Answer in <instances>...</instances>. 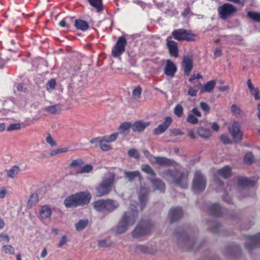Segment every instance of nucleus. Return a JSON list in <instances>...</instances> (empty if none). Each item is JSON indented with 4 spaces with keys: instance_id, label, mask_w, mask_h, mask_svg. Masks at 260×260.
I'll list each match as a JSON object with an SVG mask.
<instances>
[{
    "instance_id": "f257e3e1",
    "label": "nucleus",
    "mask_w": 260,
    "mask_h": 260,
    "mask_svg": "<svg viewBox=\"0 0 260 260\" xmlns=\"http://www.w3.org/2000/svg\"><path fill=\"white\" fill-rule=\"evenodd\" d=\"M149 188L141 184L140 191L139 193V204L131 201L129 207L125 212L118 223L116 229L117 233L122 234L125 232L129 226L133 225L138 218V212L142 211L146 206L147 197L146 195L149 191Z\"/></svg>"
},
{
    "instance_id": "f03ea898",
    "label": "nucleus",
    "mask_w": 260,
    "mask_h": 260,
    "mask_svg": "<svg viewBox=\"0 0 260 260\" xmlns=\"http://www.w3.org/2000/svg\"><path fill=\"white\" fill-rule=\"evenodd\" d=\"M164 177L181 188H185L187 187L188 174L187 173L177 170H168L164 173Z\"/></svg>"
},
{
    "instance_id": "7ed1b4c3",
    "label": "nucleus",
    "mask_w": 260,
    "mask_h": 260,
    "mask_svg": "<svg viewBox=\"0 0 260 260\" xmlns=\"http://www.w3.org/2000/svg\"><path fill=\"white\" fill-rule=\"evenodd\" d=\"M91 196L87 192H80L67 197L64 201L66 207L70 208L88 204Z\"/></svg>"
},
{
    "instance_id": "20e7f679",
    "label": "nucleus",
    "mask_w": 260,
    "mask_h": 260,
    "mask_svg": "<svg viewBox=\"0 0 260 260\" xmlns=\"http://www.w3.org/2000/svg\"><path fill=\"white\" fill-rule=\"evenodd\" d=\"M115 176L111 172L106 173L103 178L101 183L96 188V193L99 197L108 194L112 190L114 182Z\"/></svg>"
},
{
    "instance_id": "39448f33",
    "label": "nucleus",
    "mask_w": 260,
    "mask_h": 260,
    "mask_svg": "<svg viewBox=\"0 0 260 260\" xmlns=\"http://www.w3.org/2000/svg\"><path fill=\"white\" fill-rule=\"evenodd\" d=\"M119 206L117 201L112 199L99 200L93 203L94 209L102 212L110 213L118 208Z\"/></svg>"
},
{
    "instance_id": "423d86ee",
    "label": "nucleus",
    "mask_w": 260,
    "mask_h": 260,
    "mask_svg": "<svg viewBox=\"0 0 260 260\" xmlns=\"http://www.w3.org/2000/svg\"><path fill=\"white\" fill-rule=\"evenodd\" d=\"M152 229V225L148 222L139 223L132 232V236L140 238L148 234Z\"/></svg>"
},
{
    "instance_id": "0eeeda50",
    "label": "nucleus",
    "mask_w": 260,
    "mask_h": 260,
    "mask_svg": "<svg viewBox=\"0 0 260 260\" xmlns=\"http://www.w3.org/2000/svg\"><path fill=\"white\" fill-rule=\"evenodd\" d=\"M217 11L220 18L225 20L236 13L237 8L232 4L225 3L218 7Z\"/></svg>"
},
{
    "instance_id": "6e6552de",
    "label": "nucleus",
    "mask_w": 260,
    "mask_h": 260,
    "mask_svg": "<svg viewBox=\"0 0 260 260\" xmlns=\"http://www.w3.org/2000/svg\"><path fill=\"white\" fill-rule=\"evenodd\" d=\"M206 186V179L202 174L199 172L195 173L192 182V189L196 192L203 191Z\"/></svg>"
},
{
    "instance_id": "1a4fd4ad",
    "label": "nucleus",
    "mask_w": 260,
    "mask_h": 260,
    "mask_svg": "<svg viewBox=\"0 0 260 260\" xmlns=\"http://www.w3.org/2000/svg\"><path fill=\"white\" fill-rule=\"evenodd\" d=\"M173 37L177 41H192L196 35L184 29H177L172 33Z\"/></svg>"
},
{
    "instance_id": "9d476101",
    "label": "nucleus",
    "mask_w": 260,
    "mask_h": 260,
    "mask_svg": "<svg viewBox=\"0 0 260 260\" xmlns=\"http://www.w3.org/2000/svg\"><path fill=\"white\" fill-rule=\"evenodd\" d=\"M126 44L127 41L124 36L119 37L112 50V53L113 57H118L121 55L125 51Z\"/></svg>"
},
{
    "instance_id": "9b49d317",
    "label": "nucleus",
    "mask_w": 260,
    "mask_h": 260,
    "mask_svg": "<svg viewBox=\"0 0 260 260\" xmlns=\"http://www.w3.org/2000/svg\"><path fill=\"white\" fill-rule=\"evenodd\" d=\"M231 174V168L229 166H225L224 167L219 169L217 172L216 174L214 175L213 180L214 183L217 186H221L223 183L218 179V176H221L223 178H226Z\"/></svg>"
},
{
    "instance_id": "f8f14e48",
    "label": "nucleus",
    "mask_w": 260,
    "mask_h": 260,
    "mask_svg": "<svg viewBox=\"0 0 260 260\" xmlns=\"http://www.w3.org/2000/svg\"><path fill=\"white\" fill-rule=\"evenodd\" d=\"M229 131L234 141L240 142L241 140L243 134L240 130V125L238 122H233L231 127L229 128Z\"/></svg>"
},
{
    "instance_id": "ddd939ff",
    "label": "nucleus",
    "mask_w": 260,
    "mask_h": 260,
    "mask_svg": "<svg viewBox=\"0 0 260 260\" xmlns=\"http://www.w3.org/2000/svg\"><path fill=\"white\" fill-rule=\"evenodd\" d=\"M52 214V210L50 207L48 205H45L42 206L39 212V218L41 220L44 221L46 220L49 219Z\"/></svg>"
},
{
    "instance_id": "4468645a",
    "label": "nucleus",
    "mask_w": 260,
    "mask_h": 260,
    "mask_svg": "<svg viewBox=\"0 0 260 260\" xmlns=\"http://www.w3.org/2000/svg\"><path fill=\"white\" fill-rule=\"evenodd\" d=\"M172 122V119L171 117H167L165 118V122L159 124L157 127L154 129L153 134L156 135H158L164 133L166 129L171 125Z\"/></svg>"
},
{
    "instance_id": "2eb2a0df",
    "label": "nucleus",
    "mask_w": 260,
    "mask_h": 260,
    "mask_svg": "<svg viewBox=\"0 0 260 260\" xmlns=\"http://www.w3.org/2000/svg\"><path fill=\"white\" fill-rule=\"evenodd\" d=\"M176 71L177 67L175 64L171 60L167 59L164 68L165 75L171 77H173Z\"/></svg>"
},
{
    "instance_id": "dca6fc26",
    "label": "nucleus",
    "mask_w": 260,
    "mask_h": 260,
    "mask_svg": "<svg viewBox=\"0 0 260 260\" xmlns=\"http://www.w3.org/2000/svg\"><path fill=\"white\" fill-rule=\"evenodd\" d=\"M182 67L184 74L188 76L193 68L192 59L188 56H184L182 62Z\"/></svg>"
},
{
    "instance_id": "f3484780",
    "label": "nucleus",
    "mask_w": 260,
    "mask_h": 260,
    "mask_svg": "<svg viewBox=\"0 0 260 260\" xmlns=\"http://www.w3.org/2000/svg\"><path fill=\"white\" fill-rule=\"evenodd\" d=\"M183 215V212L180 207H175L171 209L169 216L171 221H174L181 218Z\"/></svg>"
},
{
    "instance_id": "a211bd4d",
    "label": "nucleus",
    "mask_w": 260,
    "mask_h": 260,
    "mask_svg": "<svg viewBox=\"0 0 260 260\" xmlns=\"http://www.w3.org/2000/svg\"><path fill=\"white\" fill-rule=\"evenodd\" d=\"M258 244H260V233L247 237V243L246 244L247 248H251Z\"/></svg>"
},
{
    "instance_id": "6ab92c4d",
    "label": "nucleus",
    "mask_w": 260,
    "mask_h": 260,
    "mask_svg": "<svg viewBox=\"0 0 260 260\" xmlns=\"http://www.w3.org/2000/svg\"><path fill=\"white\" fill-rule=\"evenodd\" d=\"M150 125L148 122H143L142 121H137L132 124V129L134 132H143L146 127Z\"/></svg>"
},
{
    "instance_id": "aec40b11",
    "label": "nucleus",
    "mask_w": 260,
    "mask_h": 260,
    "mask_svg": "<svg viewBox=\"0 0 260 260\" xmlns=\"http://www.w3.org/2000/svg\"><path fill=\"white\" fill-rule=\"evenodd\" d=\"M167 44L171 55L174 57H177L178 47L177 43L174 41L170 40L169 38H168L167 39Z\"/></svg>"
},
{
    "instance_id": "412c9836",
    "label": "nucleus",
    "mask_w": 260,
    "mask_h": 260,
    "mask_svg": "<svg viewBox=\"0 0 260 260\" xmlns=\"http://www.w3.org/2000/svg\"><path fill=\"white\" fill-rule=\"evenodd\" d=\"M152 161L161 166L173 165L175 162L172 159H167L164 157H153Z\"/></svg>"
},
{
    "instance_id": "4be33fe9",
    "label": "nucleus",
    "mask_w": 260,
    "mask_h": 260,
    "mask_svg": "<svg viewBox=\"0 0 260 260\" xmlns=\"http://www.w3.org/2000/svg\"><path fill=\"white\" fill-rule=\"evenodd\" d=\"M247 86L250 93L254 96L255 100H260V91L258 88L253 86L250 79H248L247 81Z\"/></svg>"
},
{
    "instance_id": "5701e85b",
    "label": "nucleus",
    "mask_w": 260,
    "mask_h": 260,
    "mask_svg": "<svg viewBox=\"0 0 260 260\" xmlns=\"http://www.w3.org/2000/svg\"><path fill=\"white\" fill-rule=\"evenodd\" d=\"M153 187V189L158 190L160 192H164L165 189V184L160 180L157 179H150Z\"/></svg>"
},
{
    "instance_id": "b1692460",
    "label": "nucleus",
    "mask_w": 260,
    "mask_h": 260,
    "mask_svg": "<svg viewBox=\"0 0 260 260\" xmlns=\"http://www.w3.org/2000/svg\"><path fill=\"white\" fill-rule=\"evenodd\" d=\"M216 81L215 80L209 81L201 87L200 91L202 93L211 92L214 89Z\"/></svg>"
},
{
    "instance_id": "393cba45",
    "label": "nucleus",
    "mask_w": 260,
    "mask_h": 260,
    "mask_svg": "<svg viewBox=\"0 0 260 260\" xmlns=\"http://www.w3.org/2000/svg\"><path fill=\"white\" fill-rule=\"evenodd\" d=\"M124 175L125 177L127 178L129 181L138 180L139 182H141L142 179L139 171L125 172Z\"/></svg>"
},
{
    "instance_id": "a878e982",
    "label": "nucleus",
    "mask_w": 260,
    "mask_h": 260,
    "mask_svg": "<svg viewBox=\"0 0 260 260\" xmlns=\"http://www.w3.org/2000/svg\"><path fill=\"white\" fill-rule=\"evenodd\" d=\"M20 171V167L17 166H14L9 169L6 170V172L9 178H14L18 174Z\"/></svg>"
},
{
    "instance_id": "bb28decb",
    "label": "nucleus",
    "mask_w": 260,
    "mask_h": 260,
    "mask_svg": "<svg viewBox=\"0 0 260 260\" xmlns=\"http://www.w3.org/2000/svg\"><path fill=\"white\" fill-rule=\"evenodd\" d=\"M255 182L247 178L239 177L238 179V184L241 187L253 186Z\"/></svg>"
},
{
    "instance_id": "cd10ccee",
    "label": "nucleus",
    "mask_w": 260,
    "mask_h": 260,
    "mask_svg": "<svg viewBox=\"0 0 260 260\" xmlns=\"http://www.w3.org/2000/svg\"><path fill=\"white\" fill-rule=\"evenodd\" d=\"M74 25L77 29H80L82 31L86 30L89 28V25L88 23L86 21L81 19L76 20L75 21Z\"/></svg>"
},
{
    "instance_id": "c85d7f7f",
    "label": "nucleus",
    "mask_w": 260,
    "mask_h": 260,
    "mask_svg": "<svg viewBox=\"0 0 260 260\" xmlns=\"http://www.w3.org/2000/svg\"><path fill=\"white\" fill-rule=\"evenodd\" d=\"M131 128H132V124L131 123L124 122L120 125L118 129L120 134L126 136L129 133Z\"/></svg>"
},
{
    "instance_id": "c756f323",
    "label": "nucleus",
    "mask_w": 260,
    "mask_h": 260,
    "mask_svg": "<svg viewBox=\"0 0 260 260\" xmlns=\"http://www.w3.org/2000/svg\"><path fill=\"white\" fill-rule=\"evenodd\" d=\"M231 112L235 116L240 117H242L244 115V112L241 109V108L235 104H233L232 105L231 108Z\"/></svg>"
},
{
    "instance_id": "7c9ffc66",
    "label": "nucleus",
    "mask_w": 260,
    "mask_h": 260,
    "mask_svg": "<svg viewBox=\"0 0 260 260\" xmlns=\"http://www.w3.org/2000/svg\"><path fill=\"white\" fill-rule=\"evenodd\" d=\"M43 110L48 113L54 114L59 112L60 108L58 105H51L44 107Z\"/></svg>"
},
{
    "instance_id": "2f4dec72",
    "label": "nucleus",
    "mask_w": 260,
    "mask_h": 260,
    "mask_svg": "<svg viewBox=\"0 0 260 260\" xmlns=\"http://www.w3.org/2000/svg\"><path fill=\"white\" fill-rule=\"evenodd\" d=\"M90 5L95 8L98 12L103 10L102 0H87Z\"/></svg>"
},
{
    "instance_id": "473e14b6",
    "label": "nucleus",
    "mask_w": 260,
    "mask_h": 260,
    "mask_svg": "<svg viewBox=\"0 0 260 260\" xmlns=\"http://www.w3.org/2000/svg\"><path fill=\"white\" fill-rule=\"evenodd\" d=\"M109 142L106 141L103 137L100 141V146L101 149L103 151H108L111 149V147L109 145Z\"/></svg>"
},
{
    "instance_id": "72a5a7b5",
    "label": "nucleus",
    "mask_w": 260,
    "mask_h": 260,
    "mask_svg": "<svg viewBox=\"0 0 260 260\" xmlns=\"http://www.w3.org/2000/svg\"><path fill=\"white\" fill-rule=\"evenodd\" d=\"M198 133L200 137L204 138H208L212 135L211 132L209 129L203 128L198 129Z\"/></svg>"
},
{
    "instance_id": "f704fd0d",
    "label": "nucleus",
    "mask_w": 260,
    "mask_h": 260,
    "mask_svg": "<svg viewBox=\"0 0 260 260\" xmlns=\"http://www.w3.org/2000/svg\"><path fill=\"white\" fill-rule=\"evenodd\" d=\"M2 251L5 254L13 255L15 253V248L11 245H5L3 246Z\"/></svg>"
},
{
    "instance_id": "c9c22d12",
    "label": "nucleus",
    "mask_w": 260,
    "mask_h": 260,
    "mask_svg": "<svg viewBox=\"0 0 260 260\" xmlns=\"http://www.w3.org/2000/svg\"><path fill=\"white\" fill-rule=\"evenodd\" d=\"M88 224V221L87 219L80 220L76 224V229L77 231H82L87 226Z\"/></svg>"
},
{
    "instance_id": "e433bc0d",
    "label": "nucleus",
    "mask_w": 260,
    "mask_h": 260,
    "mask_svg": "<svg viewBox=\"0 0 260 260\" xmlns=\"http://www.w3.org/2000/svg\"><path fill=\"white\" fill-rule=\"evenodd\" d=\"M222 210L220 206L217 204L213 205L211 207V211L212 213L217 216H220L222 214Z\"/></svg>"
},
{
    "instance_id": "4c0bfd02",
    "label": "nucleus",
    "mask_w": 260,
    "mask_h": 260,
    "mask_svg": "<svg viewBox=\"0 0 260 260\" xmlns=\"http://www.w3.org/2000/svg\"><path fill=\"white\" fill-rule=\"evenodd\" d=\"M38 195L37 193H34L30 196L27 205L29 207H32L38 202Z\"/></svg>"
},
{
    "instance_id": "58836bf2",
    "label": "nucleus",
    "mask_w": 260,
    "mask_h": 260,
    "mask_svg": "<svg viewBox=\"0 0 260 260\" xmlns=\"http://www.w3.org/2000/svg\"><path fill=\"white\" fill-rule=\"evenodd\" d=\"M247 15L249 18L255 20V21L260 22V13L253 11H249L247 13Z\"/></svg>"
},
{
    "instance_id": "ea45409f",
    "label": "nucleus",
    "mask_w": 260,
    "mask_h": 260,
    "mask_svg": "<svg viewBox=\"0 0 260 260\" xmlns=\"http://www.w3.org/2000/svg\"><path fill=\"white\" fill-rule=\"evenodd\" d=\"M254 156L251 152L247 153L244 156V161L245 163L251 165L254 161Z\"/></svg>"
},
{
    "instance_id": "a19ab883",
    "label": "nucleus",
    "mask_w": 260,
    "mask_h": 260,
    "mask_svg": "<svg viewBox=\"0 0 260 260\" xmlns=\"http://www.w3.org/2000/svg\"><path fill=\"white\" fill-rule=\"evenodd\" d=\"M45 140L47 143L52 147H54L57 146L56 142L53 139L50 134H48L47 135Z\"/></svg>"
},
{
    "instance_id": "79ce46f5",
    "label": "nucleus",
    "mask_w": 260,
    "mask_h": 260,
    "mask_svg": "<svg viewBox=\"0 0 260 260\" xmlns=\"http://www.w3.org/2000/svg\"><path fill=\"white\" fill-rule=\"evenodd\" d=\"M68 151H69V148L68 147H63V148H58L57 149L53 150L51 151L50 152V155L52 156L57 155V154H59V153H66V152H68Z\"/></svg>"
},
{
    "instance_id": "37998d69",
    "label": "nucleus",
    "mask_w": 260,
    "mask_h": 260,
    "mask_svg": "<svg viewBox=\"0 0 260 260\" xmlns=\"http://www.w3.org/2000/svg\"><path fill=\"white\" fill-rule=\"evenodd\" d=\"M93 170V167L91 165L87 164L83 166L82 169L78 172V173H89Z\"/></svg>"
},
{
    "instance_id": "c03bdc74",
    "label": "nucleus",
    "mask_w": 260,
    "mask_h": 260,
    "mask_svg": "<svg viewBox=\"0 0 260 260\" xmlns=\"http://www.w3.org/2000/svg\"><path fill=\"white\" fill-rule=\"evenodd\" d=\"M136 251L138 253H147L149 252V248L145 245H139L136 247Z\"/></svg>"
},
{
    "instance_id": "a18cd8bd",
    "label": "nucleus",
    "mask_w": 260,
    "mask_h": 260,
    "mask_svg": "<svg viewBox=\"0 0 260 260\" xmlns=\"http://www.w3.org/2000/svg\"><path fill=\"white\" fill-rule=\"evenodd\" d=\"M55 80L53 79H51L47 82L46 84L47 90L49 92L52 91L55 88Z\"/></svg>"
},
{
    "instance_id": "49530a36",
    "label": "nucleus",
    "mask_w": 260,
    "mask_h": 260,
    "mask_svg": "<svg viewBox=\"0 0 260 260\" xmlns=\"http://www.w3.org/2000/svg\"><path fill=\"white\" fill-rule=\"evenodd\" d=\"M174 113L178 117H180L183 114V108L180 104L177 105L174 108Z\"/></svg>"
},
{
    "instance_id": "de8ad7c7",
    "label": "nucleus",
    "mask_w": 260,
    "mask_h": 260,
    "mask_svg": "<svg viewBox=\"0 0 260 260\" xmlns=\"http://www.w3.org/2000/svg\"><path fill=\"white\" fill-rule=\"evenodd\" d=\"M118 133H115L112 134L109 136H105L103 138L106 139V141H108L109 143L115 141L117 137H118Z\"/></svg>"
},
{
    "instance_id": "09e8293b",
    "label": "nucleus",
    "mask_w": 260,
    "mask_h": 260,
    "mask_svg": "<svg viewBox=\"0 0 260 260\" xmlns=\"http://www.w3.org/2000/svg\"><path fill=\"white\" fill-rule=\"evenodd\" d=\"M142 170L147 174L151 175L152 176L154 175L155 174L154 171L149 166L147 165H143L142 166Z\"/></svg>"
},
{
    "instance_id": "8fccbe9b",
    "label": "nucleus",
    "mask_w": 260,
    "mask_h": 260,
    "mask_svg": "<svg viewBox=\"0 0 260 260\" xmlns=\"http://www.w3.org/2000/svg\"><path fill=\"white\" fill-rule=\"evenodd\" d=\"M111 245V242L108 240H101L98 242V246L101 247H108Z\"/></svg>"
},
{
    "instance_id": "3c124183",
    "label": "nucleus",
    "mask_w": 260,
    "mask_h": 260,
    "mask_svg": "<svg viewBox=\"0 0 260 260\" xmlns=\"http://www.w3.org/2000/svg\"><path fill=\"white\" fill-rule=\"evenodd\" d=\"M128 154L130 157H133L135 158H139V154L138 151L135 149H131L128 152Z\"/></svg>"
},
{
    "instance_id": "603ef678",
    "label": "nucleus",
    "mask_w": 260,
    "mask_h": 260,
    "mask_svg": "<svg viewBox=\"0 0 260 260\" xmlns=\"http://www.w3.org/2000/svg\"><path fill=\"white\" fill-rule=\"evenodd\" d=\"M142 89L141 87L138 86L136 87L133 92V96L135 99L139 98L141 94Z\"/></svg>"
},
{
    "instance_id": "864d4df0",
    "label": "nucleus",
    "mask_w": 260,
    "mask_h": 260,
    "mask_svg": "<svg viewBox=\"0 0 260 260\" xmlns=\"http://www.w3.org/2000/svg\"><path fill=\"white\" fill-rule=\"evenodd\" d=\"M187 121L192 124H196L198 122L197 117H195L191 114H190L188 115Z\"/></svg>"
},
{
    "instance_id": "5fc2aeb1",
    "label": "nucleus",
    "mask_w": 260,
    "mask_h": 260,
    "mask_svg": "<svg viewBox=\"0 0 260 260\" xmlns=\"http://www.w3.org/2000/svg\"><path fill=\"white\" fill-rule=\"evenodd\" d=\"M200 106L201 109L204 112H208L210 109L209 105L207 103L204 102L200 103Z\"/></svg>"
},
{
    "instance_id": "6e6d98bb",
    "label": "nucleus",
    "mask_w": 260,
    "mask_h": 260,
    "mask_svg": "<svg viewBox=\"0 0 260 260\" xmlns=\"http://www.w3.org/2000/svg\"><path fill=\"white\" fill-rule=\"evenodd\" d=\"M82 163L83 161L81 159L73 160L70 165V167L72 168H76L81 166L82 164Z\"/></svg>"
},
{
    "instance_id": "4d7b16f0",
    "label": "nucleus",
    "mask_w": 260,
    "mask_h": 260,
    "mask_svg": "<svg viewBox=\"0 0 260 260\" xmlns=\"http://www.w3.org/2000/svg\"><path fill=\"white\" fill-rule=\"evenodd\" d=\"M20 128V123H14L12 124L9 125V126L7 128V130L8 131H12L15 130H18Z\"/></svg>"
},
{
    "instance_id": "13d9d810",
    "label": "nucleus",
    "mask_w": 260,
    "mask_h": 260,
    "mask_svg": "<svg viewBox=\"0 0 260 260\" xmlns=\"http://www.w3.org/2000/svg\"><path fill=\"white\" fill-rule=\"evenodd\" d=\"M220 140L225 144H230L231 143L230 139L226 135H221L220 137Z\"/></svg>"
},
{
    "instance_id": "bf43d9fd",
    "label": "nucleus",
    "mask_w": 260,
    "mask_h": 260,
    "mask_svg": "<svg viewBox=\"0 0 260 260\" xmlns=\"http://www.w3.org/2000/svg\"><path fill=\"white\" fill-rule=\"evenodd\" d=\"M198 93V90L193 87H189L188 90V94L191 96H196Z\"/></svg>"
},
{
    "instance_id": "052dcab7",
    "label": "nucleus",
    "mask_w": 260,
    "mask_h": 260,
    "mask_svg": "<svg viewBox=\"0 0 260 260\" xmlns=\"http://www.w3.org/2000/svg\"><path fill=\"white\" fill-rule=\"evenodd\" d=\"M67 241V238L66 236H62L60 239L59 242L58 244V246L60 247L64 245Z\"/></svg>"
},
{
    "instance_id": "680f3d73",
    "label": "nucleus",
    "mask_w": 260,
    "mask_h": 260,
    "mask_svg": "<svg viewBox=\"0 0 260 260\" xmlns=\"http://www.w3.org/2000/svg\"><path fill=\"white\" fill-rule=\"evenodd\" d=\"M59 25L62 27H67L68 28L70 27L69 24L67 23V19L61 20L59 22Z\"/></svg>"
},
{
    "instance_id": "e2e57ef3",
    "label": "nucleus",
    "mask_w": 260,
    "mask_h": 260,
    "mask_svg": "<svg viewBox=\"0 0 260 260\" xmlns=\"http://www.w3.org/2000/svg\"><path fill=\"white\" fill-rule=\"evenodd\" d=\"M197 79H202V76L200 74H193L191 76L190 78L189 79V81L191 82L193 80Z\"/></svg>"
},
{
    "instance_id": "0e129e2a",
    "label": "nucleus",
    "mask_w": 260,
    "mask_h": 260,
    "mask_svg": "<svg viewBox=\"0 0 260 260\" xmlns=\"http://www.w3.org/2000/svg\"><path fill=\"white\" fill-rule=\"evenodd\" d=\"M191 112L193 114L195 115L197 117H200L202 115L201 113L197 108L192 109Z\"/></svg>"
},
{
    "instance_id": "69168bd1",
    "label": "nucleus",
    "mask_w": 260,
    "mask_h": 260,
    "mask_svg": "<svg viewBox=\"0 0 260 260\" xmlns=\"http://www.w3.org/2000/svg\"><path fill=\"white\" fill-rule=\"evenodd\" d=\"M172 134L174 136L183 135V133L179 129H175L172 131Z\"/></svg>"
},
{
    "instance_id": "338daca9",
    "label": "nucleus",
    "mask_w": 260,
    "mask_h": 260,
    "mask_svg": "<svg viewBox=\"0 0 260 260\" xmlns=\"http://www.w3.org/2000/svg\"><path fill=\"white\" fill-rule=\"evenodd\" d=\"M222 55V51L219 48H216L214 51V56L218 57Z\"/></svg>"
},
{
    "instance_id": "774afa93",
    "label": "nucleus",
    "mask_w": 260,
    "mask_h": 260,
    "mask_svg": "<svg viewBox=\"0 0 260 260\" xmlns=\"http://www.w3.org/2000/svg\"><path fill=\"white\" fill-rule=\"evenodd\" d=\"M256 111H257V116L259 120H260V103L257 104V108H256Z\"/></svg>"
}]
</instances>
